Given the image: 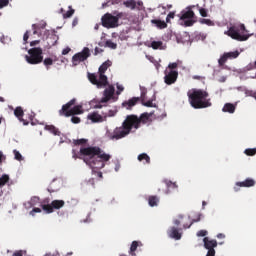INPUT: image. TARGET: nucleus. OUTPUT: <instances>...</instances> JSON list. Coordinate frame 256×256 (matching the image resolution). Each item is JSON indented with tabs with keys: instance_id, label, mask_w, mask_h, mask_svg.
I'll return each instance as SVG.
<instances>
[{
	"instance_id": "nucleus-1",
	"label": "nucleus",
	"mask_w": 256,
	"mask_h": 256,
	"mask_svg": "<svg viewBox=\"0 0 256 256\" xmlns=\"http://www.w3.org/2000/svg\"><path fill=\"white\" fill-rule=\"evenodd\" d=\"M80 155L85 157L84 161L100 179L103 178L101 169L105 167V162L110 161L111 155H108L101 147H81Z\"/></svg>"
},
{
	"instance_id": "nucleus-2",
	"label": "nucleus",
	"mask_w": 256,
	"mask_h": 256,
	"mask_svg": "<svg viewBox=\"0 0 256 256\" xmlns=\"http://www.w3.org/2000/svg\"><path fill=\"white\" fill-rule=\"evenodd\" d=\"M152 113H142L138 115H127L121 127H116L113 133H108V138L112 140H119L130 135L132 129H140L141 125L151 123Z\"/></svg>"
},
{
	"instance_id": "nucleus-3",
	"label": "nucleus",
	"mask_w": 256,
	"mask_h": 256,
	"mask_svg": "<svg viewBox=\"0 0 256 256\" xmlns=\"http://www.w3.org/2000/svg\"><path fill=\"white\" fill-rule=\"evenodd\" d=\"M189 103L194 109H206L212 107L211 99H208L209 93L204 89H191L187 93Z\"/></svg>"
},
{
	"instance_id": "nucleus-4",
	"label": "nucleus",
	"mask_w": 256,
	"mask_h": 256,
	"mask_svg": "<svg viewBox=\"0 0 256 256\" xmlns=\"http://www.w3.org/2000/svg\"><path fill=\"white\" fill-rule=\"evenodd\" d=\"M76 99H71V101H68L66 105H62V109H60L59 113L60 115H65V117H71V115H81L83 113L82 105H75ZM71 107H73L71 109Z\"/></svg>"
},
{
	"instance_id": "nucleus-5",
	"label": "nucleus",
	"mask_w": 256,
	"mask_h": 256,
	"mask_svg": "<svg viewBox=\"0 0 256 256\" xmlns=\"http://www.w3.org/2000/svg\"><path fill=\"white\" fill-rule=\"evenodd\" d=\"M180 21L184 22V27H193L196 23V15L191 6H187L184 10H181L179 15Z\"/></svg>"
},
{
	"instance_id": "nucleus-6",
	"label": "nucleus",
	"mask_w": 256,
	"mask_h": 256,
	"mask_svg": "<svg viewBox=\"0 0 256 256\" xmlns=\"http://www.w3.org/2000/svg\"><path fill=\"white\" fill-rule=\"evenodd\" d=\"M244 33H247L245 25H239L238 27H230L228 36L236 41H248L250 35Z\"/></svg>"
},
{
	"instance_id": "nucleus-7",
	"label": "nucleus",
	"mask_w": 256,
	"mask_h": 256,
	"mask_svg": "<svg viewBox=\"0 0 256 256\" xmlns=\"http://www.w3.org/2000/svg\"><path fill=\"white\" fill-rule=\"evenodd\" d=\"M29 55H26L25 60L30 65H38L42 63L44 56H43V49L41 48H32L28 51Z\"/></svg>"
},
{
	"instance_id": "nucleus-8",
	"label": "nucleus",
	"mask_w": 256,
	"mask_h": 256,
	"mask_svg": "<svg viewBox=\"0 0 256 256\" xmlns=\"http://www.w3.org/2000/svg\"><path fill=\"white\" fill-rule=\"evenodd\" d=\"M121 15H116L114 17L111 15V12H106L105 15L101 18L102 26L106 29H115L116 27H119V19Z\"/></svg>"
},
{
	"instance_id": "nucleus-9",
	"label": "nucleus",
	"mask_w": 256,
	"mask_h": 256,
	"mask_svg": "<svg viewBox=\"0 0 256 256\" xmlns=\"http://www.w3.org/2000/svg\"><path fill=\"white\" fill-rule=\"evenodd\" d=\"M64 205L65 201L63 199H54L52 203H50V199H44L41 203V207L46 213H53L54 209H61Z\"/></svg>"
},
{
	"instance_id": "nucleus-10",
	"label": "nucleus",
	"mask_w": 256,
	"mask_h": 256,
	"mask_svg": "<svg viewBox=\"0 0 256 256\" xmlns=\"http://www.w3.org/2000/svg\"><path fill=\"white\" fill-rule=\"evenodd\" d=\"M114 115L115 113L112 110L108 111V113H105L103 116L94 112L88 115V119H90L92 123H103V121H106L107 117H114Z\"/></svg>"
},
{
	"instance_id": "nucleus-11",
	"label": "nucleus",
	"mask_w": 256,
	"mask_h": 256,
	"mask_svg": "<svg viewBox=\"0 0 256 256\" xmlns=\"http://www.w3.org/2000/svg\"><path fill=\"white\" fill-rule=\"evenodd\" d=\"M90 55V49L88 47H84L81 53H76V55L72 57L73 65H79V63L86 61Z\"/></svg>"
},
{
	"instance_id": "nucleus-12",
	"label": "nucleus",
	"mask_w": 256,
	"mask_h": 256,
	"mask_svg": "<svg viewBox=\"0 0 256 256\" xmlns=\"http://www.w3.org/2000/svg\"><path fill=\"white\" fill-rule=\"evenodd\" d=\"M203 242H204L205 249H208L206 256H215L216 255L215 247H217L218 245L216 239H209V237L206 236L204 237Z\"/></svg>"
},
{
	"instance_id": "nucleus-13",
	"label": "nucleus",
	"mask_w": 256,
	"mask_h": 256,
	"mask_svg": "<svg viewBox=\"0 0 256 256\" xmlns=\"http://www.w3.org/2000/svg\"><path fill=\"white\" fill-rule=\"evenodd\" d=\"M178 77H179V72L173 71L172 69H170V71H165L164 81L166 85H173L174 83H176Z\"/></svg>"
},
{
	"instance_id": "nucleus-14",
	"label": "nucleus",
	"mask_w": 256,
	"mask_h": 256,
	"mask_svg": "<svg viewBox=\"0 0 256 256\" xmlns=\"http://www.w3.org/2000/svg\"><path fill=\"white\" fill-rule=\"evenodd\" d=\"M256 185L255 179H252L251 177H248L244 181H237L234 191H239L240 187H254Z\"/></svg>"
},
{
	"instance_id": "nucleus-15",
	"label": "nucleus",
	"mask_w": 256,
	"mask_h": 256,
	"mask_svg": "<svg viewBox=\"0 0 256 256\" xmlns=\"http://www.w3.org/2000/svg\"><path fill=\"white\" fill-rule=\"evenodd\" d=\"M115 93V87L109 86L107 89L104 90V97L100 100V103H108L110 99H112L113 95Z\"/></svg>"
},
{
	"instance_id": "nucleus-16",
	"label": "nucleus",
	"mask_w": 256,
	"mask_h": 256,
	"mask_svg": "<svg viewBox=\"0 0 256 256\" xmlns=\"http://www.w3.org/2000/svg\"><path fill=\"white\" fill-rule=\"evenodd\" d=\"M140 97H132V99H129L128 101H124L122 103V106L125 107L128 110L133 109L137 103H139Z\"/></svg>"
},
{
	"instance_id": "nucleus-17",
	"label": "nucleus",
	"mask_w": 256,
	"mask_h": 256,
	"mask_svg": "<svg viewBox=\"0 0 256 256\" xmlns=\"http://www.w3.org/2000/svg\"><path fill=\"white\" fill-rule=\"evenodd\" d=\"M14 115L15 117H17V119H19V121H21L24 125H29V121H25V119H23L24 117V111L22 109V107H16L15 111H14Z\"/></svg>"
},
{
	"instance_id": "nucleus-18",
	"label": "nucleus",
	"mask_w": 256,
	"mask_h": 256,
	"mask_svg": "<svg viewBox=\"0 0 256 256\" xmlns=\"http://www.w3.org/2000/svg\"><path fill=\"white\" fill-rule=\"evenodd\" d=\"M60 13H62L64 19H70L71 17H73L75 13V8H72V6H69V9L67 10V12H65L64 8H60Z\"/></svg>"
},
{
	"instance_id": "nucleus-19",
	"label": "nucleus",
	"mask_w": 256,
	"mask_h": 256,
	"mask_svg": "<svg viewBox=\"0 0 256 256\" xmlns=\"http://www.w3.org/2000/svg\"><path fill=\"white\" fill-rule=\"evenodd\" d=\"M108 85V77L104 73H99L98 88Z\"/></svg>"
},
{
	"instance_id": "nucleus-20",
	"label": "nucleus",
	"mask_w": 256,
	"mask_h": 256,
	"mask_svg": "<svg viewBox=\"0 0 256 256\" xmlns=\"http://www.w3.org/2000/svg\"><path fill=\"white\" fill-rule=\"evenodd\" d=\"M224 113H235L236 107L233 103H225L224 107L222 108Z\"/></svg>"
},
{
	"instance_id": "nucleus-21",
	"label": "nucleus",
	"mask_w": 256,
	"mask_h": 256,
	"mask_svg": "<svg viewBox=\"0 0 256 256\" xmlns=\"http://www.w3.org/2000/svg\"><path fill=\"white\" fill-rule=\"evenodd\" d=\"M139 245H142V243L140 241H132L130 250H129V254L132 256L136 255V251H137Z\"/></svg>"
},
{
	"instance_id": "nucleus-22",
	"label": "nucleus",
	"mask_w": 256,
	"mask_h": 256,
	"mask_svg": "<svg viewBox=\"0 0 256 256\" xmlns=\"http://www.w3.org/2000/svg\"><path fill=\"white\" fill-rule=\"evenodd\" d=\"M164 184L166 185V191L165 193H169V191L172 189H177L178 188V185L177 183H173V181H170L169 179H165L164 180Z\"/></svg>"
},
{
	"instance_id": "nucleus-23",
	"label": "nucleus",
	"mask_w": 256,
	"mask_h": 256,
	"mask_svg": "<svg viewBox=\"0 0 256 256\" xmlns=\"http://www.w3.org/2000/svg\"><path fill=\"white\" fill-rule=\"evenodd\" d=\"M112 66V61H105L100 65L98 71L99 73H103L105 75L106 71H108L109 67Z\"/></svg>"
},
{
	"instance_id": "nucleus-24",
	"label": "nucleus",
	"mask_w": 256,
	"mask_h": 256,
	"mask_svg": "<svg viewBox=\"0 0 256 256\" xmlns=\"http://www.w3.org/2000/svg\"><path fill=\"white\" fill-rule=\"evenodd\" d=\"M170 237H173L174 239H181L182 235L179 233V229L177 227H171L169 232Z\"/></svg>"
},
{
	"instance_id": "nucleus-25",
	"label": "nucleus",
	"mask_w": 256,
	"mask_h": 256,
	"mask_svg": "<svg viewBox=\"0 0 256 256\" xmlns=\"http://www.w3.org/2000/svg\"><path fill=\"white\" fill-rule=\"evenodd\" d=\"M151 23L153 25H156V27H158V29H167V23H165V21H161L159 19H153L151 21Z\"/></svg>"
},
{
	"instance_id": "nucleus-26",
	"label": "nucleus",
	"mask_w": 256,
	"mask_h": 256,
	"mask_svg": "<svg viewBox=\"0 0 256 256\" xmlns=\"http://www.w3.org/2000/svg\"><path fill=\"white\" fill-rule=\"evenodd\" d=\"M148 203L150 207H155L159 204V197L157 195H150L148 198Z\"/></svg>"
},
{
	"instance_id": "nucleus-27",
	"label": "nucleus",
	"mask_w": 256,
	"mask_h": 256,
	"mask_svg": "<svg viewBox=\"0 0 256 256\" xmlns=\"http://www.w3.org/2000/svg\"><path fill=\"white\" fill-rule=\"evenodd\" d=\"M123 5L127 7V9H136L137 2L136 0H124Z\"/></svg>"
},
{
	"instance_id": "nucleus-28",
	"label": "nucleus",
	"mask_w": 256,
	"mask_h": 256,
	"mask_svg": "<svg viewBox=\"0 0 256 256\" xmlns=\"http://www.w3.org/2000/svg\"><path fill=\"white\" fill-rule=\"evenodd\" d=\"M88 79H89L90 83L99 87V80H98L97 75H95V73H88Z\"/></svg>"
},
{
	"instance_id": "nucleus-29",
	"label": "nucleus",
	"mask_w": 256,
	"mask_h": 256,
	"mask_svg": "<svg viewBox=\"0 0 256 256\" xmlns=\"http://www.w3.org/2000/svg\"><path fill=\"white\" fill-rule=\"evenodd\" d=\"M138 161H145L147 164L151 163V157L147 153H141L138 155Z\"/></svg>"
},
{
	"instance_id": "nucleus-30",
	"label": "nucleus",
	"mask_w": 256,
	"mask_h": 256,
	"mask_svg": "<svg viewBox=\"0 0 256 256\" xmlns=\"http://www.w3.org/2000/svg\"><path fill=\"white\" fill-rule=\"evenodd\" d=\"M47 131H50V133H53L54 135H61V131L55 127V125H46Z\"/></svg>"
},
{
	"instance_id": "nucleus-31",
	"label": "nucleus",
	"mask_w": 256,
	"mask_h": 256,
	"mask_svg": "<svg viewBox=\"0 0 256 256\" xmlns=\"http://www.w3.org/2000/svg\"><path fill=\"white\" fill-rule=\"evenodd\" d=\"M151 47L154 50L163 49V41H152Z\"/></svg>"
},
{
	"instance_id": "nucleus-32",
	"label": "nucleus",
	"mask_w": 256,
	"mask_h": 256,
	"mask_svg": "<svg viewBox=\"0 0 256 256\" xmlns=\"http://www.w3.org/2000/svg\"><path fill=\"white\" fill-rule=\"evenodd\" d=\"M228 61V53H224V55H222V57H220L218 63L220 67H223L225 65V63H227Z\"/></svg>"
},
{
	"instance_id": "nucleus-33",
	"label": "nucleus",
	"mask_w": 256,
	"mask_h": 256,
	"mask_svg": "<svg viewBox=\"0 0 256 256\" xmlns=\"http://www.w3.org/2000/svg\"><path fill=\"white\" fill-rule=\"evenodd\" d=\"M8 181H9V175H2V177H0V187H3L4 185H6Z\"/></svg>"
},
{
	"instance_id": "nucleus-34",
	"label": "nucleus",
	"mask_w": 256,
	"mask_h": 256,
	"mask_svg": "<svg viewBox=\"0 0 256 256\" xmlns=\"http://www.w3.org/2000/svg\"><path fill=\"white\" fill-rule=\"evenodd\" d=\"M240 53L239 51H233L230 53H227V58L228 59H237V57H239Z\"/></svg>"
},
{
	"instance_id": "nucleus-35",
	"label": "nucleus",
	"mask_w": 256,
	"mask_h": 256,
	"mask_svg": "<svg viewBox=\"0 0 256 256\" xmlns=\"http://www.w3.org/2000/svg\"><path fill=\"white\" fill-rule=\"evenodd\" d=\"M74 145H85L88 143V139H74Z\"/></svg>"
},
{
	"instance_id": "nucleus-36",
	"label": "nucleus",
	"mask_w": 256,
	"mask_h": 256,
	"mask_svg": "<svg viewBox=\"0 0 256 256\" xmlns=\"http://www.w3.org/2000/svg\"><path fill=\"white\" fill-rule=\"evenodd\" d=\"M44 65L49 70L51 65H53V59H51L50 57L44 59Z\"/></svg>"
},
{
	"instance_id": "nucleus-37",
	"label": "nucleus",
	"mask_w": 256,
	"mask_h": 256,
	"mask_svg": "<svg viewBox=\"0 0 256 256\" xmlns=\"http://www.w3.org/2000/svg\"><path fill=\"white\" fill-rule=\"evenodd\" d=\"M244 153L248 155L249 157H253L256 155V148L254 149H245Z\"/></svg>"
},
{
	"instance_id": "nucleus-38",
	"label": "nucleus",
	"mask_w": 256,
	"mask_h": 256,
	"mask_svg": "<svg viewBox=\"0 0 256 256\" xmlns=\"http://www.w3.org/2000/svg\"><path fill=\"white\" fill-rule=\"evenodd\" d=\"M200 23L202 25H208L209 27L214 25V23H213V21H211V19H200Z\"/></svg>"
},
{
	"instance_id": "nucleus-39",
	"label": "nucleus",
	"mask_w": 256,
	"mask_h": 256,
	"mask_svg": "<svg viewBox=\"0 0 256 256\" xmlns=\"http://www.w3.org/2000/svg\"><path fill=\"white\" fill-rule=\"evenodd\" d=\"M207 235H208V231L206 229H200V231L197 232V236L204 237V239L205 237H207Z\"/></svg>"
},
{
	"instance_id": "nucleus-40",
	"label": "nucleus",
	"mask_w": 256,
	"mask_h": 256,
	"mask_svg": "<svg viewBox=\"0 0 256 256\" xmlns=\"http://www.w3.org/2000/svg\"><path fill=\"white\" fill-rule=\"evenodd\" d=\"M105 46L110 49H117V43H113V41H106Z\"/></svg>"
},
{
	"instance_id": "nucleus-41",
	"label": "nucleus",
	"mask_w": 256,
	"mask_h": 256,
	"mask_svg": "<svg viewBox=\"0 0 256 256\" xmlns=\"http://www.w3.org/2000/svg\"><path fill=\"white\" fill-rule=\"evenodd\" d=\"M171 19H175V12H169L166 17V25L171 22Z\"/></svg>"
},
{
	"instance_id": "nucleus-42",
	"label": "nucleus",
	"mask_w": 256,
	"mask_h": 256,
	"mask_svg": "<svg viewBox=\"0 0 256 256\" xmlns=\"http://www.w3.org/2000/svg\"><path fill=\"white\" fill-rule=\"evenodd\" d=\"M13 153H14L15 159H17V161H22L23 157H22L20 151H17V149H14Z\"/></svg>"
},
{
	"instance_id": "nucleus-43",
	"label": "nucleus",
	"mask_w": 256,
	"mask_h": 256,
	"mask_svg": "<svg viewBox=\"0 0 256 256\" xmlns=\"http://www.w3.org/2000/svg\"><path fill=\"white\" fill-rule=\"evenodd\" d=\"M25 253H27L24 249H19L18 251H14L13 256H23Z\"/></svg>"
},
{
	"instance_id": "nucleus-44",
	"label": "nucleus",
	"mask_w": 256,
	"mask_h": 256,
	"mask_svg": "<svg viewBox=\"0 0 256 256\" xmlns=\"http://www.w3.org/2000/svg\"><path fill=\"white\" fill-rule=\"evenodd\" d=\"M199 13H200L201 17H203L204 19H205V17H208V12H207L206 8H200Z\"/></svg>"
},
{
	"instance_id": "nucleus-45",
	"label": "nucleus",
	"mask_w": 256,
	"mask_h": 256,
	"mask_svg": "<svg viewBox=\"0 0 256 256\" xmlns=\"http://www.w3.org/2000/svg\"><path fill=\"white\" fill-rule=\"evenodd\" d=\"M142 104L145 106V107H156V105H153V99L149 100V101H142Z\"/></svg>"
},
{
	"instance_id": "nucleus-46",
	"label": "nucleus",
	"mask_w": 256,
	"mask_h": 256,
	"mask_svg": "<svg viewBox=\"0 0 256 256\" xmlns=\"http://www.w3.org/2000/svg\"><path fill=\"white\" fill-rule=\"evenodd\" d=\"M42 209L40 207H34L32 211H30V215H35L36 213H41Z\"/></svg>"
},
{
	"instance_id": "nucleus-47",
	"label": "nucleus",
	"mask_w": 256,
	"mask_h": 256,
	"mask_svg": "<svg viewBox=\"0 0 256 256\" xmlns=\"http://www.w3.org/2000/svg\"><path fill=\"white\" fill-rule=\"evenodd\" d=\"M7 5H9V0H0V9L7 7Z\"/></svg>"
},
{
	"instance_id": "nucleus-48",
	"label": "nucleus",
	"mask_w": 256,
	"mask_h": 256,
	"mask_svg": "<svg viewBox=\"0 0 256 256\" xmlns=\"http://www.w3.org/2000/svg\"><path fill=\"white\" fill-rule=\"evenodd\" d=\"M179 63H170L168 65V68L171 69L172 71H175V69H177Z\"/></svg>"
},
{
	"instance_id": "nucleus-49",
	"label": "nucleus",
	"mask_w": 256,
	"mask_h": 256,
	"mask_svg": "<svg viewBox=\"0 0 256 256\" xmlns=\"http://www.w3.org/2000/svg\"><path fill=\"white\" fill-rule=\"evenodd\" d=\"M72 123H81V119L80 117H75V115H72V119H71Z\"/></svg>"
},
{
	"instance_id": "nucleus-50",
	"label": "nucleus",
	"mask_w": 256,
	"mask_h": 256,
	"mask_svg": "<svg viewBox=\"0 0 256 256\" xmlns=\"http://www.w3.org/2000/svg\"><path fill=\"white\" fill-rule=\"evenodd\" d=\"M181 219H183V215H178V219H174L175 225H180Z\"/></svg>"
},
{
	"instance_id": "nucleus-51",
	"label": "nucleus",
	"mask_w": 256,
	"mask_h": 256,
	"mask_svg": "<svg viewBox=\"0 0 256 256\" xmlns=\"http://www.w3.org/2000/svg\"><path fill=\"white\" fill-rule=\"evenodd\" d=\"M70 51H71L70 47H66V49H63L62 51V55H68Z\"/></svg>"
},
{
	"instance_id": "nucleus-52",
	"label": "nucleus",
	"mask_w": 256,
	"mask_h": 256,
	"mask_svg": "<svg viewBox=\"0 0 256 256\" xmlns=\"http://www.w3.org/2000/svg\"><path fill=\"white\" fill-rule=\"evenodd\" d=\"M99 53H103V49H99V47H95L94 55H99Z\"/></svg>"
},
{
	"instance_id": "nucleus-53",
	"label": "nucleus",
	"mask_w": 256,
	"mask_h": 256,
	"mask_svg": "<svg viewBox=\"0 0 256 256\" xmlns=\"http://www.w3.org/2000/svg\"><path fill=\"white\" fill-rule=\"evenodd\" d=\"M247 95H249L250 97H253L254 99H256V91H249L247 93Z\"/></svg>"
},
{
	"instance_id": "nucleus-54",
	"label": "nucleus",
	"mask_w": 256,
	"mask_h": 256,
	"mask_svg": "<svg viewBox=\"0 0 256 256\" xmlns=\"http://www.w3.org/2000/svg\"><path fill=\"white\" fill-rule=\"evenodd\" d=\"M28 39H29V31H26V33L24 34L23 40L25 43H27Z\"/></svg>"
},
{
	"instance_id": "nucleus-55",
	"label": "nucleus",
	"mask_w": 256,
	"mask_h": 256,
	"mask_svg": "<svg viewBox=\"0 0 256 256\" xmlns=\"http://www.w3.org/2000/svg\"><path fill=\"white\" fill-rule=\"evenodd\" d=\"M40 41H31L30 45L32 48H37L36 45H39Z\"/></svg>"
},
{
	"instance_id": "nucleus-56",
	"label": "nucleus",
	"mask_w": 256,
	"mask_h": 256,
	"mask_svg": "<svg viewBox=\"0 0 256 256\" xmlns=\"http://www.w3.org/2000/svg\"><path fill=\"white\" fill-rule=\"evenodd\" d=\"M117 94L121 93L122 91H124V87L122 85H117Z\"/></svg>"
},
{
	"instance_id": "nucleus-57",
	"label": "nucleus",
	"mask_w": 256,
	"mask_h": 256,
	"mask_svg": "<svg viewBox=\"0 0 256 256\" xmlns=\"http://www.w3.org/2000/svg\"><path fill=\"white\" fill-rule=\"evenodd\" d=\"M102 7H103V9H105V7H110V2H109V0H107V2H103V3H102Z\"/></svg>"
},
{
	"instance_id": "nucleus-58",
	"label": "nucleus",
	"mask_w": 256,
	"mask_h": 256,
	"mask_svg": "<svg viewBox=\"0 0 256 256\" xmlns=\"http://www.w3.org/2000/svg\"><path fill=\"white\" fill-rule=\"evenodd\" d=\"M43 256H60L59 253H46V255Z\"/></svg>"
},
{
	"instance_id": "nucleus-59",
	"label": "nucleus",
	"mask_w": 256,
	"mask_h": 256,
	"mask_svg": "<svg viewBox=\"0 0 256 256\" xmlns=\"http://www.w3.org/2000/svg\"><path fill=\"white\" fill-rule=\"evenodd\" d=\"M72 157H73L74 159H78V155H77V153H76L75 150L72 151Z\"/></svg>"
},
{
	"instance_id": "nucleus-60",
	"label": "nucleus",
	"mask_w": 256,
	"mask_h": 256,
	"mask_svg": "<svg viewBox=\"0 0 256 256\" xmlns=\"http://www.w3.org/2000/svg\"><path fill=\"white\" fill-rule=\"evenodd\" d=\"M217 237L218 239H224L225 235L224 233H218Z\"/></svg>"
},
{
	"instance_id": "nucleus-61",
	"label": "nucleus",
	"mask_w": 256,
	"mask_h": 256,
	"mask_svg": "<svg viewBox=\"0 0 256 256\" xmlns=\"http://www.w3.org/2000/svg\"><path fill=\"white\" fill-rule=\"evenodd\" d=\"M79 21L78 19H74V21L72 22V26L76 27V25H78Z\"/></svg>"
},
{
	"instance_id": "nucleus-62",
	"label": "nucleus",
	"mask_w": 256,
	"mask_h": 256,
	"mask_svg": "<svg viewBox=\"0 0 256 256\" xmlns=\"http://www.w3.org/2000/svg\"><path fill=\"white\" fill-rule=\"evenodd\" d=\"M121 0H111L112 5H118Z\"/></svg>"
},
{
	"instance_id": "nucleus-63",
	"label": "nucleus",
	"mask_w": 256,
	"mask_h": 256,
	"mask_svg": "<svg viewBox=\"0 0 256 256\" xmlns=\"http://www.w3.org/2000/svg\"><path fill=\"white\" fill-rule=\"evenodd\" d=\"M3 157H4V155H3L2 151H0V163H2Z\"/></svg>"
},
{
	"instance_id": "nucleus-64",
	"label": "nucleus",
	"mask_w": 256,
	"mask_h": 256,
	"mask_svg": "<svg viewBox=\"0 0 256 256\" xmlns=\"http://www.w3.org/2000/svg\"><path fill=\"white\" fill-rule=\"evenodd\" d=\"M31 201H39V197H32Z\"/></svg>"
}]
</instances>
